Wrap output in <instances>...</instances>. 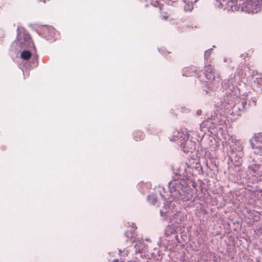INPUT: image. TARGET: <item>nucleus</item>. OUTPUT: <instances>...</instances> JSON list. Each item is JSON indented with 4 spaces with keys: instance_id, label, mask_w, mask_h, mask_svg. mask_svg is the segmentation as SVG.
I'll return each instance as SVG.
<instances>
[{
    "instance_id": "f03ea898",
    "label": "nucleus",
    "mask_w": 262,
    "mask_h": 262,
    "mask_svg": "<svg viewBox=\"0 0 262 262\" xmlns=\"http://www.w3.org/2000/svg\"><path fill=\"white\" fill-rule=\"evenodd\" d=\"M251 146L256 154L262 155V133L255 135L252 140Z\"/></svg>"
},
{
    "instance_id": "9d476101",
    "label": "nucleus",
    "mask_w": 262,
    "mask_h": 262,
    "mask_svg": "<svg viewBox=\"0 0 262 262\" xmlns=\"http://www.w3.org/2000/svg\"><path fill=\"white\" fill-rule=\"evenodd\" d=\"M151 5H153L154 7H159L160 10H162V5H161L158 1H152V3H151Z\"/></svg>"
},
{
    "instance_id": "7ed1b4c3",
    "label": "nucleus",
    "mask_w": 262,
    "mask_h": 262,
    "mask_svg": "<svg viewBox=\"0 0 262 262\" xmlns=\"http://www.w3.org/2000/svg\"><path fill=\"white\" fill-rule=\"evenodd\" d=\"M205 76L209 80H213L215 79L214 70L210 64L205 66Z\"/></svg>"
},
{
    "instance_id": "f8f14e48",
    "label": "nucleus",
    "mask_w": 262,
    "mask_h": 262,
    "mask_svg": "<svg viewBox=\"0 0 262 262\" xmlns=\"http://www.w3.org/2000/svg\"><path fill=\"white\" fill-rule=\"evenodd\" d=\"M184 2L188 5H192L193 4L196 3L198 0H183Z\"/></svg>"
},
{
    "instance_id": "20e7f679",
    "label": "nucleus",
    "mask_w": 262,
    "mask_h": 262,
    "mask_svg": "<svg viewBox=\"0 0 262 262\" xmlns=\"http://www.w3.org/2000/svg\"><path fill=\"white\" fill-rule=\"evenodd\" d=\"M250 170L256 174H260L262 173V167L259 164H253L249 167Z\"/></svg>"
},
{
    "instance_id": "9b49d317",
    "label": "nucleus",
    "mask_w": 262,
    "mask_h": 262,
    "mask_svg": "<svg viewBox=\"0 0 262 262\" xmlns=\"http://www.w3.org/2000/svg\"><path fill=\"white\" fill-rule=\"evenodd\" d=\"M169 15L167 12H162V16H161L162 19L166 20H168V18H169Z\"/></svg>"
},
{
    "instance_id": "423d86ee",
    "label": "nucleus",
    "mask_w": 262,
    "mask_h": 262,
    "mask_svg": "<svg viewBox=\"0 0 262 262\" xmlns=\"http://www.w3.org/2000/svg\"><path fill=\"white\" fill-rule=\"evenodd\" d=\"M144 138V133L142 132H136L134 135V139L137 141H141Z\"/></svg>"
},
{
    "instance_id": "39448f33",
    "label": "nucleus",
    "mask_w": 262,
    "mask_h": 262,
    "mask_svg": "<svg viewBox=\"0 0 262 262\" xmlns=\"http://www.w3.org/2000/svg\"><path fill=\"white\" fill-rule=\"evenodd\" d=\"M136 229L132 227L130 229L125 232V235L128 238L134 239L136 236L135 233Z\"/></svg>"
},
{
    "instance_id": "6e6552de",
    "label": "nucleus",
    "mask_w": 262,
    "mask_h": 262,
    "mask_svg": "<svg viewBox=\"0 0 262 262\" xmlns=\"http://www.w3.org/2000/svg\"><path fill=\"white\" fill-rule=\"evenodd\" d=\"M212 53V50L209 49L208 50H206L204 53V57L206 59H209L211 54Z\"/></svg>"
},
{
    "instance_id": "ddd939ff",
    "label": "nucleus",
    "mask_w": 262,
    "mask_h": 262,
    "mask_svg": "<svg viewBox=\"0 0 262 262\" xmlns=\"http://www.w3.org/2000/svg\"><path fill=\"white\" fill-rule=\"evenodd\" d=\"M41 2L45 3L47 0H40Z\"/></svg>"
},
{
    "instance_id": "f257e3e1",
    "label": "nucleus",
    "mask_w": 262,
    "mask_h": 262,
    "mask_svg": "<svg viewBox=\"0 0 262 262\" xmlns=\"http://www.w3.org/2000/svg\"><path fill=\"white\" fill-rule=\"evenodd\" d=\"M188 138V133L186 130L182 132L174 130L172 133V137L170 140L171 141H178L180 144L183 150L185 152H188L190 151L191 149V148L187 146V142Z\"/></svg>"
},
{
    "instance_id": "1a4fd4ad",
    "label": "nucleus",
    "mask_w": 262,
    "mask_h": 262,
    "mask_svg": "<svg viewBox=\"0 0 262 262\" xmlns=\"http://www.w3.org/2000/svg\"><path fill=\"white\" fill-rule=\"evenodd\" d=\"M149 202L151 203L152 205H155L157 202V199L154 195H149L148 196Z\"/></svg>"
},
{
    "instance_id": "4468645a",
    "label": "nucleus",
    "mask_w": 262,
    "mask_h": 262,
    "mask_svg": "<svg viewBox=\"0 0 262 262\" xmlns=\"http://www.w3.org/2000/svg\"><path fill=\"white\" fill-rule=\"evenodd\" d=\"M190 69H193V70H194V71H195V68H192H192H190Z\"/></svg>"
},
{
    "instance_id": "0eeeda50",
    "label": "nucleus",
    "mask_w": 262,
    "mask_h": 262,
    "mask_svg": "<svg viewBox=\"0 0 262 262\" xmlns=\"http://www.w3.org/2000/svg\"><path fill=\"white\" fill-rule=\"evenodd\" d=\"M20 57L24 60H27L31 57V53L27 50L21 52Z\"/></svg>"
}]
</instances>
